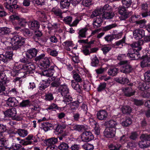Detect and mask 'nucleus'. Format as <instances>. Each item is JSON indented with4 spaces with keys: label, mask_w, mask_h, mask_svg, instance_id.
<instances>
[{
    "label": "nucleus",
    "mask_w": 150,
    "mask_h": 150,
    "mask_svg": "<svg viewBox=\"0 0 150 150\" xmlns=\"http://www.w3.org/2000/svg\"><path fill=\"white\" fill-rule=\"evenodd\" d=\"M54 72V67H52L50 68L42 71L41 74L42 82L39 87L40 90L43 91L49 86L50 81L51 80L50 79H52L51 77L53 76Z\"/></svg>",
    "instance_id": "f257e3e1"
},
{
    "label": "nucleus",
    "mask_w": 150,
    "mask_h": 150,
    "mask_svg": "<svg viewBox=\"0 0 150 150\" xmlns=\"http://www.w3.org/2000/svg\"><path fill=\"white\" fill-rule=\"evenodd\" d=\"M6 41L3 43L7 45V48L10 46L8 45H11L12 49L16 50L25 43V38L18 35H16L12 38L7 37Z\"/></svg>",
    "instance_id": "f03ea898"
},
{
    "label": "nucleus",
    "mask_w": 150,
    "mask_h": 150,
    "mask_svg": "<svg viewBox=\"0 0 150 150\" xmlns=\"http://www.w3.org/2000/svg\"><path fill=\"white\" fill-rule=\"evenodd\" d=\"M20 61L25 64L21 67V70H24V72L27 74L32 73L35 69V66L30 62H28V59L23 57L20 59Z\"/></svg>",
    "instance_id": "7ed1b4c3"
},
{
    "label": "nucleus",
    "mask_w": 150,
    "mask_h": 150,
    "mask_svg": "<svg viewBox=\"0 0 150 150\" xmlns=\"http://www.w3.org/2000/svg\"><path fill=\"white\" fill-rule=\"evenodd\" d=\"M119 64L120 65V71L125 73L130 72L133 70L132 67L129 65L127 61H122L120 62Z\"/></svg>",
    "instance_id": "20e7f679"
},
{
    "label": "nucleus",
    "mask_w": 150,
    "mask_h": 150,
    "mask_svg": "<svg viewBox=\"0 0 150 150\" xmlns=\"http://www.w3.org/2000/svg\"><path fill=\"white\" fill-rule=\"evenodd\" d=\"M75 70H73L72 73L73 74V77L74 79L77 82H81L82 80L81 76L78 73L81 74L83 69L80 67H77L76 65H74Z\"/></svg>",
    "instance_id": "39448f33"
},
{
    "label": "nucleus",
    "mask_w": 150,
    "mask_h": 150,
    "mask_svg": "<svg viewBox=\"0 0 150 150\" xmlns=\"http://www.w3.org/2000/svg\"><path fill=\"white\" fill-rule=\"evenodd\" d=\"M17 0H6L4 5L6 9L12 12L13 8H17Z\"/></svg>",
    "instance_id": "423d86ee"
},
{
    "label": "nucleus",
    "mask_w": 150,
    "mask_h": 150,
    "mask_svg": "<svg viewBox=\"0 0 150 150\" xmlns=\"http://www.w3.org/2000/svg\"><path fill=\"white\" fill-rule=\"evenodd\" d=\"M139 51L134 49H130L128 50L127 55L132 60L138 59L141 57Z\"/></svg>",
    "instance_id": "0eeeda50"
},
{
    "label": "nucleus",
    "mask_w": 150,
    "mask_h": 150,
    "mask_svg": "<svg viewBox=\"0 0 150 150\" xmlns=\"http://www.w3.org/2000/svg\"><path fill=\"white\" fill-rule=\"evenodd\" d=\"M16 113V109L15 108H12L6 111L5 112V114L8 117H13L14 119L17 120H21L22 119L21 117H15Z\"/></svg>",
    "instance_id": "6e6552de"
},
{
    "label": "nucleus",
    "mask_w": 150,
    "mask_h": 150,
    "mask_svg": "<svg viewBox=\"0 0 150 150\" xmlns=\"http://www.w3.org/2000/svg\"><path fill=\"white\" fill-rule=\"evenodd\" d=\"M81 138L83 141L87 142L93 139L94 136L91 132L85 131L81 134Z\"/></svg>",
    "instance_id": "1a4fd4ad"
},
{
    "label": "nucleus",
    "mask_w": 150,
    "mask_h": 150,
    "mask_svg": "<svg viewBox=\"0 0 150 150\" xmlns=\"http://www.w3.org/2000/svg\"><path fill=\"white\" fill-rule=\"evenodd\" d=\"M27 141L23 139H22L19 142V143L23 145L26 146L32 143L31 140L35 142H37V140L35 139V137L32 134L29 135L25 138Z\"/></svg>",
    "instance_id": "9d476101"
},
{
    "label": "nucleus",
    "mask_w": 150,
    "mask_h": 150,
    "mask_svg": "<svg viewBox=\"0 0 150 150\" xmlns=\"http://www.w3.org/2000/svg\"><path fill=\"white\" fill-rule=\"evenodd\" d=\"M67 124L62 123L58 125L56 129V131L60 134H62L63 136H65L68 135L69 134V131H64L67 127Z\"/></svg>",
    "instance_id": "9b49d317"
},
{
    "label": "nucleus",
    "mask_w": 150,
    "mask_h": 150,
    "mask_svg": "<svg viewBox=\"0 0 150 150\" xmlns=\"http://www.w3.org/2000/svg\"><path fill=\"white\" fill-rule=\"evenodd\" d=\"M116 130V128L107 127L104 132V135L107 138H112L115 136Z\"/></svg>",
    "instance_id": "f8f14e48"
},
{
    "label": "nucleus",
    "mask_w": 150,
    "mask_h": 150,
    "mask_svg": "<svg viewBox=\"0 0 150 150\" xmlns=\"http://www.w3.org/2000/svg\"><path fill=\"white\" fill-rule=\"evenodd\" d=\"M126 8L123 6L120 7L119 8V13L121 15L120 19L122 20H124L127 18L130 13L126 10Z\"/></svg>",
    "instance_id": "ddd939ff"
},
{
    "label": "nucleus",
    "mask_w": 150,
    "mask_h": 150,
    "mask_svg": "<svg viewBox=\"0 0 150 150\" xmlns=\"http://www.w3.org/2000/svg\"><path fill=\"white\" fill-rule=\"evenodd\" d=\"M140 139L141 140H144L145 143V145H141L142 147L146 148L150 146V135L143 134L141 136Z\"/></svg>",
    "instance_id": "4468645a"
},
{
    "label": "nucleus",
    "mask_w": 150,
    "mask_h": 150,
    "mask_svg": "<svg viewBox=\"0 0 150 150\" xmlns=\"http://www.w3.org/2000/svg\"><path fill=\"white\" fill-rule=\"evenodd\" d=\"M144 31L142 29H137L133 32V36L137 40L142 38L144 35Z\"/></svg>",
    "instance_id": "2eb2a0df"
},
{
    "label": "nucleus",
    "mask_w": 150,
    "mask_h": 150,
    "mask_svg": "<svg viewBox=\"0 0 150 150\" xmlns=\"http://www.w3.org/2000/svg\"><path fill=\"white\" fill-rule=\"evenodd\" d=\"M59 92L63 96L69 94V90L67 85L65 84L60 85L59 88Z\"/></svg>",
    "instance_id": "dca6fc26"
},
{
    "label": "nucleus",
    "mask_w": 150,
    "mask_h": 150,
    "mask_svg": "<svg viewBox=\"0 0 150 150\" xmlns=\"http://www.w3.org/2000/svg\"><path fill=\"white\" fill-rule=\"evenodd\" d=\"M96 115L97 118L98 120H102L106 119L108 114L105 110H102L98 112Z\"/></svg>",
    "instance_id": "f3484780"
},
{
    "label": "nucleus",
    "mask_w": 150,
    "mask_h": 150,
    "mask_svg": "<svg viewBox=\"0 0 150 150\" xmlns=\"http://www.w3.org/2000/svg\"><path fill=\"white\" fill-rule=\"evenodd\" d=\"M150 88V83L149 82H144L143 83H140L139 84V86L138 87L140 92H142L144 91L149 89ZM140 91L139 93H141Z\"/></svg>",
    "instance_id": "a211bd4d"
},
{
    "label": "nucleus",
    "mask_w": 150,
    "mask_h": 150,
    "mask_svg": "<svg viewBox=\"0 0 150 150\" xmlns=\"http://www.w3.org/2000/svg\"><path fill=\"white\" fill-rule=\"evenodd\" d=\"M50 66L49 61L47 57H45L43 61L39 63V67L42 69L48 68Z\"/></svg>",
    "instance_id": "6ab92c4d"
},
{
    "label": "nucleus",
    "mask_w": 150,
    "mask_h": 150,
    "mask_svg": "<svg viewBox=\"0 0 150 150\" xmlns=\"http://www.w3.org/2000/svg\"><path fill=\"white\" fill-rule=\"evenodd\" d=\"M18 101L14 97L9 98L6 102L7 105L9 107L16 106L18 104Z\"/></svg>",
    "instance_id": "aec40b11"
},
{
    "label": "nucleus",
    "mask_w": 150,
    "mask_h": 150,
    "mask_svg": "<svg viewBox=\"0 0 150 150\" xmlns=\"http://www.w3.org/2000/svg\"><path fill=\"white\" fill-rule=\"evenodd\" d=\"M103 18L99 16L94 19L93 25L94 28H97L101 26L103 21Z\"/></svg>",
    "instance_id": "412c9836"
},
{
    "label": "nucleus",
    "mask_w": 150,
    "mask_h": 150,
    "mask_svg": "<svg viewBox=\"0 0 150 150\" xmlns=\"http://www.w3.org/2000/svg\"><path fill=\"white\" fill-rule=\"evenodd\" d=\"M37 53V50L35 48L28 50L26 52V56L28 58L31 59L35 57Z\"/></svg>",
    "instance_id": "4be33fe9"
},
{
    "label": "nucleus",
    "mask_w": 150,
    "mask_h": 150,
    "mask_svg": "<svg viewBox=\"0 0 150 150\" xmlns=\"http://www.w3.org/2000/svg\"><path fill=\"white\" fill-rule=\"evenodd\" d=\"M141 66L143 68L150 67V57L148 56L144 57L141 62Z\"/></svg>",
    "instance_id": "5701e85b"
},
{
    "label": "nucleus",
    "mask_w": 150,
    "mask_h": 150,
    "mask_svg": "<svg viewBox=\"0 0 150 150\" xmlns=\"http://www.w3.org/2000/svg\"><path fill=\"white\" fill-rule=\"evenodd\" d=\"M28 25L29 28L33 30L38 29L40 26L39 23L36 21H30L29 22Z\"/></svg>",
    "instance_id": "b1692460"
},
{
    "label": "nucleus",
    "mask_w": 150,
    "mask_h": 150,
    "mask_svg": "<svg viewBox=\"0 0 150 150\" xmlns=\"http://www.w3.org/2000/svg\"><path fill=\"white\" fill-rule=\"evenodd\" d=\"M122 91L126 96L129 97L133 95L135 93L130 87L123 88Z\"/></svg>",
    "instance_id": "393cba45"
},
{
    "label": "nucleus",
    "mask_w": 150,
    "mask_h": 150,
    "mask_svg": "<svg viewBox=\"0 0 150 150\" xmlns=\"http://www.w3.org/2000/svg\"><path fill=\"white\" fill-rule=\"evenodd\" d=\"M9 79L7 78L5 74L2 72H0V83L2 84H6L9 83Z\"/></svg>",
    "instance_id": "a878e982"
},
{
    "label": "nucleus",
    "mask_w": 150,
    "mask_h": 150,
    "mask_svg": "<svg viewBox=\"0 0 150 150\" xmlns=\"http://www.w3.org/2000/svg\"><path fill=\"white\" fill-rule=\"evenodd\" d=\"M52 76L51 77H52V79H51V80L50 81H52L53 80L54 81L52 82L51 84V86L53 87H57L59 86L61 84L60 79L59 78L56 79L55 76L52 77Z\"/></svg>",
    "instance_id": "bb28decb"
},
{
    "label": "nucleus",
    "mask_w": 150,
    "mask_h": 150,
    "mask_svg": "<svg viewBox=\"0 0 150 150\" xmlns=\"http://www.w3.org/2000/svg\"><path fill=\"white\" fill-rule=\"evenodd\" d=\"M57 142L58 139L57 138L52 137L45 140V143L48 146L54 145V144L57 143Z\"/></svg>",
    "instance_id": "cd10ccee"
},
{
    "label": "nucleus",
    "mask_w": 150,
    "mask_h": 150,
    "mask_svg": "<svg viewBox=\"0 0 150 150\" xmlns=\"http://www.w3.org/2000/svg\"><path fill=\"white\" fill-rule=\"evenodd\" d=\"M143 44V41L142 40H139L137 42H134L132 44H131L130 45V46L132 48V49H134V48H138L137 51H140L142 50V47L140 46V45Z\"/></svg>",
    "instance_id": "c85d7f7f"
},
{
    "label": "nucleus",
    "mask_w": 150,
    "mask_h": 150,
    "mask_svg": "<svg viewBox=\"0 0 150 150\" xmlns=\"http://www.w3.org/2000/svg\"><path fill=\"white\" fill-rule=\"evenodd\" d=\"M23 70H21V68H19L18 66L15 67L11 71V75L13 76H15L16 75H18L19 74L22 73L23 72H25L24 71H23Z\"/></svg>",
    "instance_id": "c756f323"
},
{
    "label": "nucleus",
    "mask_w": 150,
    "mask_h": 150,
    "mask_svg": "<svg viewBox=\"0 0 150 150\" xmlns=\"http://www.w3.org/2000/svg\"><path fill=\"white\" fill-rule=\"evenodd\" d=\"M62 44L64 48L69 51H71V48L74 45L72 42L70 41H66L63 42Z\"/></svg>",
    "instance_id": "7c9ffc66"
},
{
    "label": "nucleus",
    "mask_w": 150,
    "mask_h": 150,
    "mask_svg": "<svg viewBox=\"0 0 150 150\" xmlns=\"http://www.w3.org/2000/svg\"><path fill=\"white\" fill-rule=\"evenodd\" d=\"M52 11L56 16L61 19L63 18L62 12L57 7H56L53 8Z\"/></svg>",
    "instance_id": "2f4dec72"
},
{
    "label": "nucleus",
    "mask_w": 150,
    "mask_h": 150,
    "mask_svg": "<svg viewBox=\"0 0 150 150\" xmlns=\"http://www.w3.org/2000/svg\"><path fill=\"white\" fill-rule=\"evenodd\" d=\"M101 10L102 9L100 8H97L92 12L91 15V18H93L95 17H97L100 16V15L102 13Z\"/></svg>",
    "instance_id": "473e14b6"
},
{
    "label": "nucleus",
    "mask_w": 150,
    "mask_h": 150,
    "mask_svg": "<svg viewBox=\"0 0 150 150\" xmlns=\"http://www.w3.org/2000/svg\"><path fill=\"white\" fill-rule=\"evenodd\" d=\"M71 86L72 88L78 92H80L82 88L80 86L79 84L76 83L74 81H71Z\"/></svg>",
    "instance_id": "72a5a7b5"
},
{
    "label": "nucleus",
    "mask_w": 150,
    "mask_h": 150,
    "mask_svg": "<svg viewBox=\"0 0 150 150\" xmlns=\"http://www.w3.org/2000/svg\"><path fill=\"white\" fill-rule=\"evenodd\" d=\"M115 80L117 82L122 84L127 83L129 82V80L127 78L120 77L116 78Z\"/></svg>",
    "instance_id": "f704fd0d"
},
{
    "label": "nucleus",
    "mask_w": 150,
    "mask_h": 150,
    "mask_svg": "<svg viewBox=\"0 0 150 150\" xmlns=\"http://www.w3.org/2000/svg\"><path fill=\"white\" fill-rule=\"evenodd\" d=\"M106 124L108 126V127H112V128H114L116 129V127L119 125L116 122L113 120H111L107 122Z\"/></svg>",
    "instance_id": "c9c22d12"
},
{
    "label": "nucleus",
    "mask_w": 150,
    "mask_h": 150,
    "mask_svg": "<svg viewBox=\"0 0 150 150\" xmlns=\"http://www.w3.org/2000/svg\"><path fill=\"white\" fill-rule=\"evenodd\" d=\"M114 16V13L112 12H105L102 15V18L105 19L112 18Z\"/></svg>",
    "instance_id": "e433bc0d"
},
{
    "label": "nucleus",
    "mask_w": 150,
    "mask_h": 150,
    "mask_svg": "<svg viewBox=\"0 0 150 150\" xmlns=\"http://www.w3.org/2000/svg\"><path fill=\"white\" fill-rule=\"evenodd\" d=\"M87 29L86 28H82L79 30L78 32V38L80 39L81 38L86 37V33Z\"/></svg>",
    "instance_id": "4c0bfd02"
},
{
    "label": "nucleus",
    "mask_w": 150,
    "mask_h": 150,
    "mask_svg": "<svg viewBox=\"0 0 150 150\" xmlns=\"http://www.w3.org/2000/svg\"><path fill=\"white\" fill-rule=\"evenodd\" d=\"M91 59L92 60L91 65L93 67L96 66L99 63V60L97 57L95 55H93L91 57Z\"/></svg>",
    "instance_id": "58836bf2"
},
{
    "label": "nucleus",
    "mask_w": 150,
    "mask_h": 150,
    "mask_svg": "<svg viewBox=\"0 0 150 150\" xmlns=\"http://www.w3.org/2000/svg\"><path fill=\"white\" fill-rule=\"evenodd\" d=\"M70 0H61L60 2L61 8H68L69 5Z\"/></svg>",
    "instance_id": "ea45409f"
},
{
    "label": "nucleus",
    "mask_w": 150,
    "mask_h": 150,
    "mask_svg": "<svg viewBox=\"0 0 150 150\" xmlns=\"http://www.w3.org/2000/svg\"><path fill=\"white\" fill-rule=\"evenodd\" d=\"M11 31L10 29L6 27L0 28V35H1L9 33Z\"/></svg>",
    "instance_id": "a19ab883"
},
{
    "label": "nucleus",
    "mask_w": 150,
    "mask_h": 150,
    "mask_svg": "<svg viewBox=\"0 0 150 150\" xmlns=\"http://www.w3.org/2000/svg\"><path fill=\"white\" fill-rule=\"evenodd\" d=\"M141 18V16L140 15H138L135 14L132 16L129 19V21L131 22H136L137 23V22L138 21L137 20Z\"/></svg>",
    "instance_id": "79ce46f5"
},
{
    "label": "nucleus",
    "mask_w": 150,
    "mask_h": 150,
    "mask_svg": "<svg viewBox=\"0 0 150 150\" xmlns=\"http://www.w3.org/2000/svg\"><path fill=\"white\" fill-rule=\"evenodd\" d=\"M118 71L117 68H111L108 70V73L109 75L114 76L117 74Z\"/></svg>",
    "instance_id": "37998d69"
},
{
    "label": "nucleus",
    "mask_w": 150,
    "mask_h": 150,
    "mask_svg": "<svg viewBox=\"0 0 150 150\" xmlns=\"http://www.w3.org/2000/svg\"><path fill=\"white\" fill-rule=\"evenodd\" d=\"M17 132L20 136L23 137H25L28 134L27 131L21 129H18Z\"/></svg>",
    "instance_id": "c03bdc74"
},
{
    "label": "nucleus",
    "mask_w": 150,
    "mask_h": 150,
    "mask_svg": "<svg viewBox=\"0 0 150 150\" xmlns=\"http://www.w3.org/2000/svg\"><path fill=\"white\" fill-rule=\"evenodd\" d=\"M123 6L125 8H128L131 5L132 0H122V1Z\"/></svg>",
    "instance_id": "a18cd8bd"
},
{
    "label": "nucleus",
    "mask_w": 150,
    "mask_h": 150,
    "mask_svg": "<svg viewBox=\"0 0 150 150\" xmlns=\"http://www.w3.org/2000/svg\"><path fill=\"white\" fill-rule=\"evenodd\" d=\"M121 110L124 114H129L131 112L132 109L129 106H124L122 108Z\"/></svg>",
    "instance_id": "49530a36"
},
{
    "label": "nucleus",
    "mask_w": 150,
    "mask_h": 150,
    "mask_svg": "<svg viewBox=\"0 0 150 150\" xmlns=\"http://www.w3.org/2000/svg\"><path fill=\"white\" fill-rule=\"evenodd\" d=\"M69 147L68 144L64 142L61 143L58 146L60 150H67Z\"/></svg>",
    "instance_id": "de8ad7c7"
},
{
    "label": "nucleus",
    "mask_w": 150,
    "mask_h": 150,
    "mask_svg": "<svg viewBox=\"0 0 150 150\" xmlns=\"http://www.w3.org/2000/svg\"><path fill=\"white\" fill-rule=\"evenodd\" d=\"M27 23L25 19L20 17L18 20V24L21 27H24L25 26Z\"/></svg>",
    "instance_id": "09e8293b"
},
{
    "label": "nucleus",
    "mask_w": 150,
    "mask_h": 150,
    "mask_svg": "<svg viewBox=\"0 0 150 150\" xmlns=\"http://www.w3.org/2000/svg\"><path fill=\"white\" fill-rule=\"evenodd\" d=\"M83 88L86 91H88L90 89V83L87 81H84L83 82Z\"/></svg>",
    "instance_id": "8fccbe9b"
},
{
    "label": "nucleus",
    "mask_w": 150,
    "mask_h": 150,
    "mask_svg": "<svg viewBox=\"0 0 150 150\" xmlns=\"http://www.w3.org/2000/svg\"><path fill=\"white\" fill-rule=\"evenodd\" d=\"M64 101L67 104H69L70 102H71L72 100V97L68 94L66 96H64Z\"/></svg>",
    "instance_id": "3c124183"
},
{
    "label": "nucleus",
    "mask_w": 150,
    "mask_h": 150,
    "mask_svg": "<svg viewBox=\"0 0 150 150\" xmlns=\"http://www.w3.org/2000/svg\"><path fill=\"white\" fill-rule=\"evenodd\" d=\"M7 142L3 139V136H0V147H3L7 146Z\"/></svg>",
    "instance_id": "603ef678"
},
{
    "label": "nucleus",
    "mask_w": 150,
    "mask_h": 150,
    "mask_svg": "<svg viewBox=\"0 0 150 150\" xmlns=\"http://www.w3.org/2000/svg\"><path fill=\"white\" fill-rule=\"evenodd\" d=\"M83 147L86 150H93L94 148L93 145L90 144H85L83 146Z\"/></svg>",
    "instance_id": "864d4df0"
},
{
    "label": "nucleus",
    "mask_w": 150,
    "mask_h": 150,
    "mask_svg": "<svg viewBox=\"0 0 150 150\" xmlns=\"http://www.w3.org/2000/svg\"><path fill=\"white\" fill-rule=\"evenodd\" d=\"M106 86V84L105 82L100 83L97 88L98 91V92L101 91L105 88Z\"/></svg>",
    "instance_id": "5fc2aeb1"
},
{
    "label": "nucleus",
    "mask_w": 150,
    "mask_h": 150,
    "mask_svg": "<svg viewBox=\"0 0 150 150\" xmlns=\"http://www.w3.org/2000/svg\"><path fill=\"white\" fill-rule=\"evenodd\" d=\"M129 138L128 136L126 135H123L120 137V142L122 144H124L128 141Z\"/></svg>",
    "instance_id": "6e6d98bb"
},
{
    "label": "nucleus",
    "mask_w": 150,
    "mask_h": 150,
    "mask_svg": "<svg viewBox=\"0 0 150 150\" xmlns=\"http://www.w3.org/2000/svg\"><path fill=\"white\" fill-rule=\"evenodd\" d=\"M132 123V120L130 118H128L125 121L122 122L121 124L123 126L127 127L130 125Z\"/></svg>",
    "instance_id": "4d7b16f0"
},
{
    "label": "nucleus",
    "mask_w": 150,
    "mask_h": 150,
    "mask_svg": "<svg viewBox=\"0 0 150 150\" xmlns=\"http://www.w3.org/2000/svg\"><path fill=\"white\" fill-rule=\"evenodd\" d=\"M45 97V100L46 101H50L54 99L53 95L51 93L46 94Z\"/></svg>",
    "instance_id": "13d9d810"
},
{
    "label": "nucleus",
    "mask_w": 150,
    "mask_h": 150,
    "mask_svg": "<svg viewBox=\"0 0 150 150\" xmlns=\"http://www.w3.org/2000/svg\"><path fill=\"white\" fill-rule=\"evenodd\" d=\"M120 144L117 145V146L113 144H111L109 146L110 150H119L121 147Z\"/></svg>",
    "instance_id": "bf43d9fd"
},
{
    "label": "nucleus",
    "mask_w": 150,
    "mask_h": 150,
    "mask_svg": "<svg viewBox=\"0 0 150 150\" xmlns=\"http://www.w3.org/2000/svg\"><path fill=\"white\" fill-rule=\"evenodd\" d=\"M63 21L66 24H69L70 25L72 21V18L71 16H67L64 18Z\"/></svg>",
    "instance_id": "052dcab7"
},
{
    "label": "nucleus",
    "mask_w": 150,
    "mask_h": 150,
    "mask_svg": "<svg viewBox=\"0 0 150 150\" xmlns=\"http://www.w3.org/2000/svg\"><path fill=\"white\" fill-rule=\"evenodd\" d=\"M146 21L144 20H141L138 21L137 22V24L139 25V27L141 28H143L145 27Z\"/></svg>",
    "instance_id": "680f3d73"
},
{
    "label": "nucleus",
    "mask_w": 150,
    "mask_h": 150,
    "mask_svg": "<svg viewBox=\"0 0 150 150\" xmlns=\"http://www.w3.org/2000/svg\"><path fill=\"white\" fill-rule=\"evenodd\" d=\"M30 102L28 100H23L20 104V106L22 107H26L30 105Z\"/></svg>",
    "instance_id": "e2e57ef3"
},
{
    "label": "nucleus",
    "mask_w": 150,
    "mask_h": 150,
    "mask_svg": "<svg viewBox=\"0 0 150 150\" xmlns=\"http://www.w3.org/2000/svg\"><path fill=\"white\" fill-rule=\"evenodd\" d=\"M45 57H45V54H42L36 57L35 58V60L36 61H39L40 63V62L43 61V59H45Z\"/></svg>",
    "instance_id": "0e129e2a"
},
{
    "label": "nucleus",
    "mask_w": 150,
    "mask_h": 150,
    "mask_svg": "<svg viewBox=\"0 0 150 150\" xmlns=\"http://www.w3.org/2000/svg\"><path fill=\"white\" fill-rule=\"evenodd\" d=\"M145 80L149 82L150 81V71L145 72L144 74Z\"/></svg>",
    "instance_id": "69168bd1"
},
{
    "label": "nucleus",
    "mask_w": 150,
    "mask_h": 150,
    "mask_svg": "<svg viewBox=\"0 0 150 150\" xmlns=\"http://www.w3.org/2000/svg\"><path fill=\"white\" fill-rule=\"evenodd\" d=\"M111 49V47L110 46H104L101 49L103 51V53L106 54Z\"/></svg>",
    "instance_id": "338daca9"
},
{
    "label": "nucleus",
    "mask_w": 150,
    "mask_h": 150,
    "mask_svg": "<svg viewBox=\"0 0 150 150\" xmlns=\"http://www.w3.org/2000/svg\"><path fill=\"white\" fill-rule=\"evenodd\" d=\"M20 16L16 14L12 15L10 16L9 17V20L12 21L15 20H18L20 18Z\"/></svg>",
    "instance_id": "774afa93"
}]
</instances>
